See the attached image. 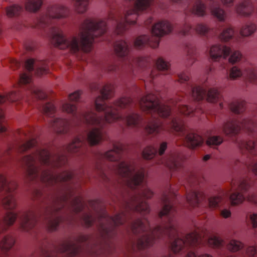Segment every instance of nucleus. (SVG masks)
<instances>
[{
	"instance_id": "obj_16",
	"label": "nucleus",
	"mask_w": 257,
	"mask_h": 257,
	"mask_svg": "<svg viewBox=\"0 0 257 257\" xmlns=\"http://www.w3.org/2000/svg\"><path fill=\"white\" fill-rule=\"evenodd\" d=\"M87 237L84 236H81L77 240V242L67 241L62 244L60 251L63 253H67L70 256L79 255L83 251V248L79 243L86 241Z\"/></svg>"
},
{
	"instance_id": "obj_42",
	"label": "nucleus",
	"mask_w": 257,
	"mask_h": 257,
	"mask_svg": "<svg viewBox=\"0 0 257 257\" xmlns=\"http://www.w3.org/2000/svg\"><path fill=\"white\" fill-rule=\"evenodd\" d=\"M220 215L225 218H227L230 216L231 212L227 209H223L220 211Z\"/></svg>"
},
{
	"instance_id": "obj_19",
	"label": "nucleus",
	"mask_w": 257,
	"mask_h": 257,
	"mask_svg": "<svg viewBox=\"0 0 257 257\" xmlns=\"http://www.w3.org/2000/svg\"><path fill=\"white\" fill-rule=\"evenodd\" d=\"M20 228L25 231L29 232L34 228L37 222L36 214L32 211L24 212L20 217Z\"/></svg>"
},
{
	"instance_id": "obj_9",
	"label": "nucleus",
	"mask_w": 257,
	"mask_h": 257,
	"mask_svg": "<svg viewBox=\"0 0 257 257\" xmlns=\"http://www.w3.org/2000/svg\"><path fill=\"white\" fill-rule=\"evenodd\" d=\"M209 245L216 248L224 246L231 252L240 251L242 257H257V246H248L244 248V244L239 240L232 239L225 241L216 236H212L207 240Z\"/></svg>"
},
{
	"instance_id": "obj_46",
	"label": "nucleus",
	"mask_w": 257,
	"mask_h": 257,
	"mask_svg": "<svg viewBox=\"0 0 257 257\" xmlns=\"http://www.w3.org/2000/svg\"><path fill=\"white\" fill-rule=\"evenodd\" d=\"M81 209V206L80 205L78 204V206L75 209V211L76 212H79V211H80Z\"/></svg>"
},
{
	"instance_id": "obj_13",
	"label": "nucleus",
	"mask_w": 257,
	"mask_h": 257,
	"mask_svg": "<svg viewBox=\"0 0 257 257\" xmlns=\"http://www.w3.org/2000/svg\"><path fill=\"white\" fill-rule=\"evenodd\" d=\"M67 203L66 197L61 198H57L52 206L47 209L48 213L47 227L50 231L56 230L62 218L59 215V212L65 207Z\"/></svg>"
},
{
	"instance_id": "obj_3",
	"label": "nucleus",
	"mask_w": 257,
	"mask_h": 257,
	"mask_svg": "<svg viewBox=\"0 0 257 257\" xmlns=\"http://www.w3.org/2000/svg\"><path fill=\"white\" fill-rule=\"evenodd\" d=\"M18 134L19 141L17 144L9 146L6 150L0 149V165L8 160L14 159L16 155L35 148L32 154L18 159L30 180L40 181L48 186L73 182L75 174L72 172L64 171L56 174L51 171L52 168H58L67 163L65 155L56 154L52 156L47 149L37 147V141L34 138L32 129L20 130ZM17 187L15 181H9L0 174V257H18L10 250L15 242L14 237L3 234L8 226L13 224L17 217L14 211L17 206L14 192Z\"/></svg>"
},
{
	"instance_id": "obj_12",
	"label": "nucleus",
	"mask_w": 257,
	"mask_h": 257,
	"mask_svg": "<svg viewBox=\"0 0 257 257\" xmlns=\"http://www.w3.org/2000/svg\"><path fill=\"white\" fill-rule=\"evenodd\" d=\"M230 54L228 61L232 64L238 62L242 57L241 54L238 51L232 52L229 47L223 45H214L209 51L210 57L214 61L225 59Z\"/></svg>"
},
{
	"instance_id": "obj_5",
	"label": "nucleus",
	"mask_w": 257,
	"mask_h": 257,
	"mask_svg": "<svg viewBox=\"0 0 257 257\" xmlns=\"http://www.w3.org/2000/svg\"><path fill=\"white\" fill-rule=\"evenodd\" d=\"M257 106L253 111L224 122L215 128V134L222 131L226 136L232 138L242 153L257 155Z\"/></svg>"
},
{
	"instance_id": "obj_40",
	"label": "nucleus",
	"mask_w": 257,
	"mask_h": 257,
	"mask_svg": "<svg viewBox=\"0 0 257 257\" xmlns=\"http://www.w3.org/2000/svg\"><path fill=\"white\" fill-rule=\"evenodd\" d=\"M11 67L13 69H17L20 67L21 63L18 60L15 59L10 60Z\"/></svg>"
},
{
	"instance_id": "obj_25",
	"label": "nucleus",
	"mask_w": 257,
	"mask_h": 257,
	"mask_svg": "<svg viewBox=\"0 0 257 257\" xmlns=\"http://www.w3.org/2000/svg\"><path fill=\"white\" fill-rule=\"evenodd\" d=\"M256 30V24L250 22L242 27L240 30V34L243 37H248L254 33Z\"/></svg>"
},
{
	"instance_id": "obj_8",
	"label": "nucleus",
	"mask_w": 257,
	"mask_h": 257,
	"mask_svg": "<svg viewBox=\"0 0 257 257\" xmlns=\"http://www.w3.org/2000/svg\"><path fill=\"white\" fill-rule=\"evenodd\" d=\"M173 29L170 23L166 21L159 22L152 28V36L142 35L138 37L134 42L135 46L141 49L146 45L155 48L158 47L160 38L170 33Z\"/></svg>"
},
{
	"instance_id": "obj_2",
	"label": "nucleus",
	"mask_w": 257,
	"mask_h": 257,
	"mask_svg": "<svg viewBox=\"0 0 257 257\" xmlns=\"http://www.w3.org/2000/svg\"><path fill=\"white\" fill-rule=\"evenodd\" d=\"M123 1L129 4L125 6L122 11L109 14L107 23L112 25L113 34L108 38L104 35L107 28L105 21L88 18L80 25L78 37H73L69 40L66 39L62 30L57 26L52 25L56 20L66 17L68 14L67 8L58 5L49 6L46 13L38 20L37 26L48 31L49 37L56 47L61 49L68 48L74 54L90 52L93 42L115 41L113 45L115 53L124 61V66H122L124 67L123 69H125L126 65L128 71L133 72L136 66L146 69L151 65L150 58L131 57L128 55L130 49L127 43L122 39H115L114 37L121 35L128 28L129 25H134L139 13L149 8L154 4V0Z\"/></svg>"
},
{
	"instance_id": "obj_52",
	"label": "nucleus",
	"mask_w": 257,
	"mask_h": 257,
	"mask_svg": "<svg viewBox=\"0 0 257 257\" xmlns=\"http://www.w3.org/2000/svg\"><path fill=\"white\" fill-rule=\"evenodd\" d=\"M77 204H79V203H80V200H78H78L77 201Z\"/></svg>"
},
{
	"instance_id": "obj_29",
	"label": "nucleus",
	"mask_w": 257,
	"mask_h": 257,
	"mask_svg": "<svg viewBox=\"0 0 257 257\" xmlns=\"http://www.w3.org/2000/svg\"><path fill=\"white\" fill-rule=\"evenodd\" d=\"M236 166L241 165L245 167L248 171H251L252 173L257 176V162L255 163L253 161L249 159L248 162H240L238 160L235 161Z\"/></svg>"
},
{
	"instance_id": "obj_33",
	"label": "nucleus",
	"mask_w": 257,
	"mask_h": 257,
	"mask_svg": "<svg viewBox=\"0 0 257 257\" xmlns=\"http://www.w3.org/2000/svg\"><path fill=\"white\" fill-rule=\"evenodd\" d=\"M194 30L198 35L202 36H205L209 32L210 29L207 25L202 23H199L196 25Z\"/></svg>"
},
{
	"instance_id": "obj_6",
	"label": "nucleus",
	"mask_w": 257,
	"mask_h": 257,
	"mask_svg": "<svg viewBox=\"0 0 257 257\" xmlns=\"http://www.w3.org/2000/svg\"><path fill=\"white\" fill-rule=\"evenodd\" d=\"M26 72L20 74L19 80V85H28L27 89L30 93L39 99H45L47 94L42 90L34 86L32 83V75L34 73L37 76H41L48 72V63L44 60L28 59L25 64Z\"/></svg>"
},
{
	"instance_id": "obj_49",
	"label": "nucleus",
	"mask_w": 257,
	"mask_h": 257,
	"mask_svg": "<svg viewBox=\"0 0 257 257\" xmlns=\"http://www.w3.org/2000/svg\"><path fill=\"white\" fill-rule=\"evenodd\" d=\"M221 257H234V256L231 255L223 254V255H221Z\"/></svg>"
},
{
	"instance_id": "obj_45",
	"label": "nucleus",
	"mask_w": 257,
	"mask_h": 257,
	"mask_svg": "<svg viewBox=\"0 0 257 257\" xmlns=\"http://www.w3.org/2000/svg\"><path fill=\"white\" fill-rule=\"evenodd\" d=\"M210 155H206L205 156H204L203 160L204 161H206L210 159Z\"/></svg>"
},
{
	"instance_id": "obj_31",
	"label": "nucleus",
	"mask_w": 257,
	"mask_h": 257,
	"mask_svg": "<svg viewBox=\"0 0 257 257\" xmlns=\"http://www.w3.org/2000/svg\"><path fill=\"white\" fill-rule=\"evenodd\" d=\"M156 65L158 70L166 72L165 74H167L170 72V64L162 58H158L156 61Z\"/></svg>"
},
{
	"instance_id": "obj_44",
	"label": "nucleus",
	"mask_w": 257,
	"mask_h": 257,
	"mask_svg": "<svg viewBox=\"0 0 257 257\" xmlns=\"http://www.w3.org/2000/svg\"><path fill=\"white\" fill-rule=\"evenodd\" d=\"M153 21V19L151 17L149 18L145 21V24L147 27H150V26L152 23Z\"/></svg>"
},
{
	"instance_id": "obj_4",
	"label": "nucleus",
	"mask_w": 257,
	"mask_h": 257,
	"mask_svg": "<svg viewBox=\"0 0 257 257\" xmlns=\"http://www.w3.org/2000/svg\"><path fill=\"white\" fill-rule=\"evenodd\" d=\"M123 152V145L118 143L113 144L112 149L100 154L101 158L113 162L110 165L111 170L116 176L118 185L124 191L121 211L114 216L104 212L98 217L99 229L107 235L116 226L127 221L131 213L137 212L143 215L149 213L150 206L146 199L153 195L145 180L144 170L137 171L134 164L120 161Z\"/></svg>"
},
{
	"instance_id": "obj_28",
	"label": "nucleus",
	"mask_w": 257,
	"mask_h": 257,
	"mask_svg": "<svg viewBox=\"0 0 257 257\" xmlns=\"http://www.w3.org/2000/svg\"><path fill=\"white\" fill-rule=\"evenodd\" d=\"M42 4V0H27L25 8L27 11L35 12L40 9Z\"/></svg>"
},
{
	"instance_id": "obj_32",
	"label": "nucleus",
	"mask_w": 257,
	"mask_h": 257,
	"mask_svg": "<svg viewBox=\"0 0 257 257\" xmlns=\"http://www.w3.org/2000/svg\"><path fill=\"white\" fill-rule=\"evenodd\" d=\"M223 141V139L221 136H212L208 137L206 144L210 147L215 148L221 145Z\"/></svg>"
},
{
	"instance_id": "obj_17",
	"label": "nucleus",
	"mask_w": 257,
	"mask_h": 257,
	"mask_svg": "<svg viewBox=\"0 0 257 257\" xmlns=\"http://www.w3.org/2000/svg\"><path fill=\"white\" fill-rule=\"evenodd\" d=\"M184 157L179 153H171L165 160L161 161L171 171H179L182 167Z\"/></svg>"
},
{
	"instance_id": "obj_39",
	"label": "nucleus",
	"mask_w": 257,
	"mask_h": 257,
	"mask_svg": "<svg viewBox=\"0 0 257 257\" xmlns=\"http://www.w3.org/2000/svg\"><path fill=\"white\" fill-rule=\"evenodd\" d=\"M250 222L253 228H257V214L252 213L249 215Z\"/></svg>"
},
{
	"instance_id": "obj_1",
	"label": "nucleus",
	"mask_w": 257,
	"mask_h": 257,
	"mask_svg": "<svg viewBox=\"0 0 257 257\" xmlns=\"http://www.w3.org/2000/svg\"><path fill=\"white\" fill-rule=\"evenodd\" d=\"M114 87L111 84L105 85L100 90L101 95L95 100V108L98 113L91 109L77 110L75 103L81 94L76 91L69 95V102L62 104L64 111L71 114L78 124L91 126L86 133L87 137L75 138L66 147L67 152L82 155L86 153L87 144L96 145L103 139V128L106 124L117 122L122 127L126 125L143 128L148 135H156L164 130L175 133L181 137L187 146L191 148V132L184 124L180 115L191 114V107L177 105L176 100H171L165 104L159 99L158 92H151L136 102L129 97H122L113 104L107 105L105 100L114 94Z\"/></svg>"
},
{
	"instance_id": "obj_30",
	"label": "nucleus",
	"mask_w": 257,
	"mask_h": 257,
	"mask_svg": "<svg viewBox=\"0 0 257 257\" xmlns=\"http://www.w3.org/2000/svg\"><path fill=\"white\" fill-rule=\"evenodd\" d=\"M75 2V7L79 13H84L88 9L89 0H73Z\"/></svg>"
},
{
	"instance_id": "obj_53",
	"label": "nucleus",
	"mask_w": 257,
	"mask_h": 257,
	"mask_svg": "<svg viewBox=\"0 0 257 257\" xmlns=\"http://www.w3.org/2000/svg\"><path fill=\"white\" fill-rule=\"evenodd\" d=\"M42 252H43V254H45V251L42 250Z\"/></svg>"
},
{
	"instance_id": "obj_26",
	"label": "nucleus",
	"mask_w": 257,
	"mask_h": 257,
	"mask_svg": "<svg viewBox=\"0 0 257 257\" xmlns=\"http://www.w3.org/2000/svg\"><path fill=\"white\" fill-rule=\"evenodd\" d=\"M186 51V65L190 66L196 61L197 54L196 48L192 45L187 46Z\"/></svg>"
},
{
	"instance_id": "obj_51",
	"label": "nucleus",
	"mask_w": 257,
	"mask_h": 257,
	"mask_svg": "<svg viewBox=\"0 0 257 257\" xmlns=\"http://www.w3.org/2000/svg\"><path fill=\"white\" fill-rule=\"evenodd\" d=\"M44 257H53V256H52L51 255H50L46 253Z\"/></svg>"
},
{
	"instance_id": "obj_15",
	"label": "nucleus",
	"mask_w": 257,
	"mask_h": 257,
	"mask_svg": "<svg viewBox=\"0 0 257 257\" xmlns=\"http://www.w3.org/2000/svg\"><path fill=\"white\" fill-rule=\"evenodd\" d=\"M182 7H184V14L187 16L190 13L198 17H204L206 15V5L201 0H196L191 8L189 7L190 0H170Z\"/></svg>"
},
{
	"instance_id": "obj_50",
	"label": "nucleus",
	"mask_w": 257,
	"mask_h": 257,
	"mask_svg": "<svg viewBox=\"0 0 257 257\" xmlns=\"http://www.w3.org/2000/svg\"><path fill=\"white\" fill-rule=\"evenodd\" d=\"M27 49L28 50H30V51H31L33 50V48L31 47V46H29L28 47H27Z\"/></svg>"
},
{
	"instance_id": "obj_34",
	"label": "nucleus",
	"mask_w": 257,
	"mask_h": 257,
	"mask_svg": "<svg viewBox=\"0 0 257 257\" xmlns=\"http://www.w3.org/2000/svg\"><path fill=\"white\" fill-rule=\"evenodd\" d=\"M221 200V197L219 196H213L210 197L207 200V203L210 207L215 208L218 206L219 203Z\"/></svg>"
},
{
	"instance_id": "obj_35",
	"label": "nucleus",
	"mask_w": 257,
	"mask_h": 257,
	"mask_svg": "<svg viewBox=\"0 0 257 257\" xmlns=\"http://www.w3.org/2000/svg\"><path fill=\"white\" fill-rule=\"evenodd\" d=\"M192 26L185 23L179 30V33L183 36L189 35L191 34Z\"/></svg>"
},
{
	"instance_id": "obj_10",
	"label": "nucleus",
	"mask_w": 257,
	"mask_h": 257,
	"mask_svg": "<svg viewBox=\"0 0 257 257\" xmlns=\"http://www.w3.org/2000/svg\"><path fill=\"white\" fill-rule=\"evenodd\" d=\"M40 109L45 115L50 117L49 120L50 125L56 133L64 134L69 131L70 122L68 120L54 117L56 109L52 103L42 104Z\"/></svg>"
},
{
	"instance_id": "obj_37",
	"label": "nucleus",
	"mask_w": 257,
	"mask_h": 257,
	"mask_svg": "<svg viewBox=\"0 0 257 257\" xmlns=\"http://www.w3.org/2000/svg\"><path fill=\"white\" fill-rule=\"evenodd\" d=\"M84 223L87 227L91 226L94 223V219L91 215H86L83 219Z\"/></svg>"
},
{
	"instance_id": "obj_43",
	"label": "nucleus",
	"mask_w": 257,
	"mask_h": 257,
	"mask_svg": "<svg viewBox=\"0 0 257 257\" xmlns=\"http://www.w3.org/2000/svg\"><path fill=\"white\" fill-rule=\"evenodd\" d=\"M98 168V170H99L98 171H100V173L101 174V175L102 176V178L104 179V180H105L106 181H108V182H109L110 181V180L111 179H110L107 176V175L105 174V173L104 172V171L102 170V169L101 168H99V166H97V167Z\"/></svg>"
},
{
	"instance_id": "obj_7",
	"label": "nucleus",
	"mask_w": 257,
	"mask_h": 257,
	"mask_svg": "<svg viewBox=\"0 0 257 257\" xmlns=\"http://www.w3.org/2000/svg\"><path fill=\"white\" fill-rule=\"evenodd\" d=\"M254 180L248 176L232 182L230 200L233 205L241 203L246 199L257 205V189L253 188Z\"/></svg>"
},
{
	"instance_id": "obj_38",
	"label": "nucleus",
	"mask_w": 257,
	"mask_h": 257,
	"mask_svg": "<svg viewBox=\"0 0 257 257\" xmlns=\"http://www.w3.org/2000/svg\"><path fill=\"white\" fill-rule=\"evenodd\" d=\"M4 121V113L2 108H0V133L6 131V127L3 124Z\"/></svg>"
},
{
	"instance_id": "obj_48",
	"label": "nucleus",
	"mask_w": 257,
	"mask_h": 257,
	"mask_svg": "<svg viewBox=\"0 0 257 257\" xmlns=\"http://www.w3.org/2000/svg\"><path fill=\"white\" fill-rule=\"evenodd\" d=\"M212 71V68L211 67H209L206 70V72L209 74L210 72H211Z\"/></svg>"
},
{
	"instance_id": "obj_27",
	"label": "nucleus",
	"mask_w": 257,
	"mask_h": 257,
	"mask_svg": "<svg viewBox=\"0 0 257 257\" xmlns=\"http://www.w3.org/2000/svg\"><path fill=\"white\" fill-rule=\"evenodd\" d=\"M23 11L22 7L16 4L7 7L6 9V15L9 18L18 17Z\"/></svg>"
},
{
	"instance_id": "obj_18",
	"label": "nucleus",
	"mask_w": 257,
	"mask_h": 257,
	"mask_svg": "<svg viewBox=\"0 0 257 257\" xmlns=\"http://www.w3.org/2000/svg\"><path fill=\"white\" fill-rule=\"evenodd\" d=\"M167 148V143L162 142L155 146H148L142 152V156L145 159L150 160L154 158L157 154L159 156L163 155Z\"/></svg>"
},
{
	"instance_id": "obj_54",
	"label": "nucleus",
	"mask_w": 257,
	"mask_h": 257,
	"mask_svg": "<svg viewBox=\"0 0 257 257\" xmlns=\"http://www.w3.org/2000/svg\"><path fill=\"white\" fill-rule=\"evenodd\" d=\"M256 13L257 14V6H256Z\"/></svg>"
},
{
	"instance_id": "obj_41",
	"label": "nucleus",
	"mask_w": 257,
	"mask_h": 257,
	"mask_svg": "<svg viewBox=\"0 0 257 257\" xmlns=\"http://www.w3.org/2000/svg\"><path fill=\"white\" fill-rule=\"evenodd\" d=\"M222 5L226 8L232 7L234 4V0H220Z\"/></svg>"
},
{
	"instance_id": "obj_22",
	"label": "nucleus",
	"mask_w": 257,
	"mask_h": 257,
	"mask_svg": "<svg viewBox=\"0 0 257 257\" xmlns=\"http://www.w3.org/2000/svg\"><path fill=\"white\" fill-rule=\"evenodd\" d=\"M21 98L22 96L19 92L11 91L6 95H0V104L16 102L19 101Z\"/></svg>"
},
{
	"instance_id": "obj_14",
	"label": "nucleus",
	"mask_w": 257,
	"mask_h": 257,
	"mask_svg": "<svg viewBox=\"0 0 257 257\" xmlns=\"http://www.w3.org/2000/svg\"><path fill=\"white\" fill-rule=\"evenodd\" d=\"M196 178L191 174L187 178L188 188L187 189L186 200L188 205L192 208H195L201 205L202 201H206V196L204 193L199 191L196 187Z\"/></svg>"
},
{
	"instance_id": "obj_21",
	"label": "nucleus",
	"mask_w": 257,
	"mask_h": 257,
	"mask_svg": "<svg viewBox=\"0 0 257 257\" xmlns=\"http://www.w3.org/2000/svg\"><path fill=\"white\" fill-rule=\"evenodd\" d=\"M208 7L212 16L219 22H224L226 13L221 8L218 0H208Z\"/></svg>"
},
{
	"instance_id": "obj_47",
	"label": "nucleus",
	"mask_w": 257,
	"mask_h": 257,
	"mask_svg": "<svg viewBox=\"0 0 257 257\" xmlns=\"http://www.w3.org/2000/svg\"><path fill=\"white\" fill-rule=\"evenodd\" d=\"M150 77L152 79H154V78H155V74L154 73V72L153 71L151 72V74H150Z\"/></svg>"
},
{
	"instance_id": "obj_11",
	"label": "nucleus",
	"mask_w": 257,
	"mask_h": 257,
	"mask_svg": "<svg viewBox=\"0 0 257 257\" xmlns=\"http://www.w3.org/2000/svg\"><path fill=\"white\" fill-rule=\"evenodd\" d=\"M242 77L246 87L248 83L257 84V67L254 64L247 62L239 68L233 66L229 71V78L231 80Z\"/></svg>"
},
{
	"instance_id": "obj_23",
	"label": "nucleus",
	"mask_w": 257,
	"mask_h": 257,
	"mask_svg": "<svg viewBox=\"0 0 257 257\" xmlns=\"http://www.w3.org/2000/svg\"><path fill=\"white\" fill-rule=\"evenodd\" d=\"M220 39L224 42H227L231 39L239 42L240 40V37H235L234 31L231 27L225 28L220 35Z\"/></svg>"
},
{
	"instance_id": "obj_24",
	"label": "nucleus",
	"mask_w": 257,
	"mask_h": 257,
	"mask_svg": "<svg viewBox=\"0 0 257 257\" xmlns=\"http://www.w3.org/2000/svg\"><path fill=\"white\" fill-rule=\"evenodd\" d=\"M244 106L245 101L242 100H235L228 104L230 110L236 114H240L244 111Z\"/></svg>"
},
{
	"instance_id": "obj_20",
	"label": "nucleus",
	"mask_w": 257,
	"mask_h": 257,
	"mask_svg": "<svg viewBox=\"0 0 257 257\" xmlns=\"http://www.w3.org/2000/svg\"><path fill=\"white\" fill-rule=\"evenodd\" d=\"M235 11L240 16L249 17L254 12V7L250 0H240L236 5Z\"/></svg>"
},
{
	"instance_id": "obj_36",
	"label": "nucleus",
	"mask_w": 257,
	"mask_h": 257,
	"mask_svg": "<svg viewBox=\"0 0 257 257\" xmlns=\"http://www.w3.org/2000/svg\"><path fill=\"white\" fill-rule=\"evenodd\" d=\"M103 69H104L105 71L108 72H116L119 70L120 67L116 64L112 63L108 64L106 66H104Z\"/></svg>"
}]
</instances>
